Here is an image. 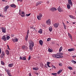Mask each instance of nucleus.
Instances as JSON below:
<instances>
[{
	"label": "nucleus",
	"mask_w": 76,
	"mask_h": 76,
	"mask_svg": "<svg viewBox=\"0 0 76 76\" xmlns=\"http://www.w3.org/2000/svg\"><path fill=\"white\" fill-rule=\"evenodd\" d=\"M69 17H70V18H72L73 19H74V18H73V16H72V15H70L69 16Z\"/></svg>",
	"instance_id": "de8ad7c7"
},
{
	"label": "nucleus",
	"mask_w": 76,
	"mask_h": 76,
	"mask_svg": "<svg viewBox=\"0 0 76 76\" xmlns=\"http://www.w3.org/2000/svg\"><path fill=\"white\" fill-rule=\"evenodd\" d=\"M64 28L65 29H66V26L64 25Z\"/></svg>",
	"instance_id": "09e8293b"
},
{
	"label": "nucleus",
	"mask_w": 76,
	"mask_h": 76,
	"mask_svg": "<svg viewBox=\"0 0 76 76\" xmlns=\"http://www.w3.org/2000/svg\"><path fill=\"white\" fill-rule=\"evenodd\" d=\"M4 56H5V53H4V51H2L1 55L0 57L3 58H4Z\"/></svg>",
	"instance_id": "39448f33"
},
{
	"label": "nucleus",
	"mask_w": 76,
	"mask_h": 76,
	"mask_svg": "<svg viewBox=\"0 0 76 76\" xmlns=\"http://www.w3.org/2000/svg\"><path fill=\"white\" fill-rule=\"evenodd\" d=\"M13 66V64H10L8 65V66L10 67H12Z\"/></svg>",
	"instance_id": "7c9ffc66"
},
{
	"label": "nucleus",
	"mask_w": 76,
	"mask_h": 76,
	"mask_svg": "<svg viewBox=\"0 0 76 76\" xmlns=\"http://www.w3.org/2000/svg\"><path fill=\"white\" fill-rule=\"evenodd\" d=\"M74 50L75 49H74V48H72L68 49V51H69V52H71V51H74Z\"/></svg>",
	"instance_id": "dca6fc26"
},
{
	"label": "nucleus",
	"mask_w": 76,
	"mask_h": 76,
	"mask_svg": "<svg viewBox=\"0 0 76 76\" xmlns=\"http://www.w3.org/2000/svg\"><path fill=\"white\" fill-rule=\"evenodd\" d=\"M72 23L73 24H75L76 23V22H73Z\"/></svg>",
	"instance_id": "052dcab7"
},
{
	"label": "nucleus",
	"mask_w": 76,
	"mask_h": 76,
	"mask_svg": "<svg viewBox=\"0 0 76 76\" xmlns=\"http://www.w3.org/2000/svg\"><path fill=\"white\" fill-rule=\"evenodd\" d=\"M68 69H69V70H73V68H72V67H71L70 66H68Z\"/></svg>",
	"instance_id": "473e14b6"
},
{
	"label": "nucleus",
	"mask_w": 76,
	"mask_h": 76,
	"mask_svg": "<svg viewBox=\"0 0 76 76\" xmlns=\"http://www.w3.org/2000/svg\"><path fill=\"white\" fill-rule=\"evenodd\" d=\"M28 36L27 35H26V37L25 38V40H26V41H28Z\"/></svg>",
	"instance_id": "c85d7f7f"
},
{
	"label": "nucleus",
	"mask_w": 76,
	"mask_h": 76,
	"mask_svg": "<svg viewBox=\"0 0 76 76\" xmlns=\"http://www.w3.org/2000/svg\"><path fill=\"white\" fill-rule=\"evenodd\" d=\"M1 39H2L3 41H7L6 36V35L3 36L2 37Z\"/></svg>",
	"instance_id": "0eeeda50"
},
{
	"label": "nucleus",
	"mask_w": 76,
	"mask_h": 76,
	"mask_svg": "<svg viewBox=\"0 0 76 76\" xmlns=\"http://www.w3.org/2000/svg\"><path fill=\"white\" fill-rule=\"evenodd\" d=\"M33 70H38V68H33Z\"/></svg>",
	"instance_id": "c9c22d12"
},
{
	"label": "nucleus",
	"mask_w": 76,
	"mask_h": 76,
	"mask_svg": "<svg viewBox=\"0 0 76 76\" xmlns=\"http://www.w3.org/2000/svg\"><path fill=\"white\" fill-rule=\"evenodd\" d=\"M38 33L41 34L42 33V30L41 29H39V31H38Z\"/></svg>",
	"instance_id": "6ab92c4d"
},
{
	"label": "nucleus",
	"mask_w": 76,
	"mask_h": 76,
	"mask_svg": "<svg viewBox=\"0 0 76 76\" xmlns=\"http://www.w3.org/2000/svg\"><path fill=\"white\" fill-rule=\"evenodd\" d=\"M53 68L54 69H56V67L54 66H53Z\"/></svg>",
	"instance_id": "bf43d9fd"
},
{
	"label": "nucleus",
	"mask_w": 76,
	"mask_h": 76,
	"mask_svg": "<svg viewBox=\"0 0 76 76\" xmlns=\"http://www.w3.org/2000/svg\"><path fill=\"white\" fill-rule=\"evenodd\" d=\"M71 61L72 62V63H74V64H75V61L73 60H72Z\"/></svg>",
	"instance_id": "a18cd8bd"
},
{
	"label": "nucleus",
	"mask_w": 76,
	"mask_h": 76,
	"mask_svg": "<svg viewBox=\"0 0 76 76\" xmlns=\"http://www.w3.org/2000/svg\"><path fill=\"white\" fill-rule=\"evenodd\" d=\"M58 10L59 12H61L63 11V8L60 7L59 6V7L58 8Z\"/></svg>",
	"instance_id": "9d476101"
},
{
	"label": "nucleus",
	"mask_w": 76,
	"mask_h": 76,
	"mask_svg": "<svg viewBox=\"0 0 76 76\" xmlns=\"http://www.w3.org/2000/svg\"><path fill=\"white\" fill-rule=\"evenodd\" d=\"M38 16L40 17H41V18H42V13H40Z\"/></svg>",
	"instance_id": "f704fd0d"
},
{
	"label": "nucleus",
	"mask_w": 76,
	"mask_h": 76,
	"mask_svg": "<svg viewBox=\"0 0 76 76\" xmlns=\"http://www.w3.org/2000/svg\"><path fill=\"white\" fill-rule=\"evenodd\" d=\"M51 10L52 12H55V11H56V10H57V9L56 8L53 7L51 9Z\"/></svg>",
	"instance_id": "ddd939ff"
},
{
	"label": "nucleus",
	"mask_w": 76,
	"mask_h": 76,
	"mask_svg": "<svg viewBox=\"0 0 76 76\" xmlns=\"http://www.w3.org/2000/svg\"><path fill=\"white\" fill-rule=\"evenodd\" d=\"M31 59V56H29L28 57V60H30Z\"/></svg>",
	"instance_id": "3c124183"
},
{
	"label": "nucleus",
	"mask_w": 76,
	"mask_h": 76,
	"mask_svg": "<svg viewBox=\"0 0 76 76\" xmlns=\"http://www.w3.org/2000/svg\"><path fill=\"white\" fill-rule=\"evenodd\" d=\"M59 65L60 66H62V64H61V63H59Z\"/></svg>",
	"instance_id": "79ce46f5"
},
{
	"label": "nucleus",
	"mask_w": 76,
	"mask_h": 76,
	"mask_svg": "<svg viewBox=\"0 0 76 76\" xmlns=\"http://www.w3.org/2000/svg\"><path fill=\"white\" fill-rule=\"evenodd\" d=\"M66 23H69V22L68 21H66Z\"/></svg>",
	"instance_id": "e2e57ef3"
},
{
	"label": "nucleus",
	"mask_w": 76,
	"mask_h": 76,
	"mask_svg": "<svg viewBox=\"0 0 76 76\" xmlns=\"http://www.w3.org/2000/svg\"><path fill=\"white\" fill-rule=\"evenodd\" d=\"M51 20L50 19L48 20V25H51Z\"/></svg>",
	"instance_id": "aec40b11"
},
{
	"label": "nucleus",
	"mask_w": 76,
	"mask_h": 76,
	"mask_svg": "<svg viewBox=\"0 0 76 76\" xmlns=\"http://www.w3.org/2000/svg\"><path fill=\"white\" fill-rule=\"evenodd\" d=\"M62 49H63V47H61L59 49V52H61V51H62Z\"/></svg>",
	"instance_id": "72a5a7b5"
},
{
	"label": "nucleus",
	"mask_w": 76,
	"mask_h": 76,
	"mask_svg": "<svg viewBox=\"0 0 76 76\" xmlns=\"http://www.w3.org/2000/svg\"><path fill=\"white\" fill-rule=\"evenodd\" d=\"M21 17H24L25 16V15H21Z\"/></svg>",
	"instance_id": "c03bdc74"
},
{
	"label": "nucleus",
	"mask_w": 76,
	"mask_h": 76,
	"mask_svg": "<svg viewBox=\"0 0 76 76\" xmlns=\"http://www.w3.org/2000/svg\"><path fill=\"white\" fill-rule=\"evenodd\" d=\"M51 64V63L50 62H48V67H51V66H50Z\"/></svg>",
	"instance_id": "a878e982"
},
{
	"label": "nucleus",
	"mask_w": 76,
	"mask_h": 76,
	"mask_svg": "<svg viewBox=\"0 0 76 76\" xmlns=\"http://www.w3.org/2000/svg\"><path fill=\"white\" fill-rule=\"evenodd\" d=\"M21 14L22 15H25V13H24V12L23 11L21 12Z\"/></svg>",
	"instance_id": "49530a36"
},
{
	"label": "nucleus",
	"mask_w": 76,
	"mask_h": 76,
	"mask_svg": "<svg viewBox=\"0 0 76 76\" xmlns=\"http://www.w3.org/2000/svg\"><path fill=\"white\" fill-rule=\"evenodd\" d=\"M46 23H47V24H48V20H46Z\"/></svg>",
	"instance_id": "4d7b16f0"
},
{
	"label": "nucleus",
	"mask_w": 76,
	"mask_h": 76,
	"mask_svg": "<svg viewBox=\"0 0 76 76\" xmlns=\"http://www.w3.org/2000/svg\"><path fill=\"white\" fill-rule=\"evenodd\" d=\"M26 16H30V15H31V13H29L28 14H26Z\"/></svg>",
	"instance_id": "a19ab883"
},
{
	"label": "nucleus",
	"mask_w": 76,
	"mask_h": 76,
	"mask_svg": "<svg viewBox=\"0 0 76 76\" xmlns=\"http://www.w3.org/2000/svg\"><path fill=\"white\" fill-rule=\"evenodd\" d=\"M15 36L13 35V34H12L11 35V36L12 37H14Z\"/></svg>",
	"instance_id": "13d9d810"
},
{
	"label": "nucleus",
	"mask_w": 76,
	"mask_h": 76,
	"mask_svg": "<svg viewBox=\"0 0 76 76\" xmlns=\"http://www.w3.org/2000/svg\"><path fill=\"white\" fill-rule=\"evenodd\" d=\"M29 44L30 46L34 47V43L33 41H29Z\"/></svg>",
	"instance_id": "7ed1b4c3"
},
{
	"label": "nucleus",
	"mask_w": 76,
	"mask_h": 76,
	"mask_svg": "<svg viewBox=\"0 0 76 76\" xmlns=\"http://www.w3.org/2000/svg\"><path fill=\"white\" fill-rule=\"evenodd\" d=\"M51 39L50 38H48V41H50V40H51Z\"/></svg>",
	"instance_id": "37998d69"
},
{
	"label": "nucleus",
	"mask_w": 76,
	"mask_h": 76,
	"mask_svg": "<svg viewBox=\"0 0 76 76\" xmlns=\"http://www.w3.org/2000/svg\"><path fill=\"white\" fill-rule=\"evenodd\" d=\"M47 65L48 66V62H47Z\"/></svg>",
	"instance_id": "338daca9"
},
{
	"label": "nucleus",
	"mask_w": 76,
	"mask_h": 76,
	"mask_svg": "<svg viewBox=\"0 0 76 76\" xmlns=\"http://www.w3.org/2000/svg\"><path fill=\"white\" fill-rule=\"evenodd\" d=\"M45 67H46V68H48V67H47V66L46 65H45Z\"/></svg>",
	"instance_id": "69168bd1"
},
{
	"label": "nucleus",
	"mask_w": 76,
	"mask_h": 76,
	"mask_svg": "<svg viewBox=\"0 0 76 76\" xmlns=\"http://www.w3.org/2000/svg\"><path fill=\"white\" fill-rule=\"evenodd\" d=\"M5 0H2V1H5Z\"/></svg>",
	"instance_id": "680f3d73"
},
{
	"label": "nucleus",
	"mask_w": 76,
	"mask_h": 76,
	"mask_svg": "<svg viewBox=\"0 0 76 76\" xmlns=\"http://www.w3.org/2000/svg\"><path fill=\"white\" fill-rule=\"evenodd\" d=\"M33 46H29V49L30 50V51H32V48Z\"/></svg>",
	"instance_id": "c756f323"
},
{
	"label": "nucleus",
	"mask_w": 76,
	"mask_h": 76,
	"mask_svg": "<svg viewBox=\"0 0 76 76\" xmlns=\"http://www.w3.org/2000/svg\"><path fill=\"white\" fill-rule=\"evenodd\" d=\"M37 19H38V20H41V17H39V16L38 15H37Z\"/></svg>",
	"instance_id": "5701e85b"
},
{
	"label": "nucleus",
	"mask_w": 76,
	"mask_h": 76,
	"mask_svg": "<svg viewBox=\"0 0 76 76\" xmlns=\"http://www.w3.org/2000/svg\"><path fill=\"white\" fill-rule=\"evenodd\" d=\"M53 57L54 58H57V56L56 54H53L52 55Z\"/></svg>",
	"instance_id": "b1692460"
},
{
	"label": "nucleus",
	"mask_w": 76,
	"mask_h": 76,
	"mask_svg": "<svg viewBox=\"0 0 76 76\" xmlns=\"http://www.w3.org/2000/svg\"><path fill=\"white\" fill-rule=\"evenodd\" d=\"M74 61L75 63V64H76V61Z\"/></svg>",
	"instance_id": "774afa93"
},
{
	"label": "nucleus",
	"mask_w": 76,
	"mask_h": 76,
	"mask_svg": "<svg viewBox=\"0 0 76 76\" xmlns=\"http://www.w3.org/2000/svg\"><path fill=\"white\" fill-rule=\"evenodd\" d=\"M68 3L71 6H72L73 5V3L72 1L71 0H68Z\"/></svg>",
	"instance_id": "4468645a"
},
{
	"label": "nucleus",
	"mask_w": 76,
	"mask_h": 76,
	"mask_svg": "<svg viewBox=\"0 0 76 76\" xmlns=\"http://www.w3.org/2000/svg\"><path fill=\"white\" fill-rule=\"evenodd\" d=\"M53 26L54 28H58V26H59V23H55L54 24Z\"/></svg>",
	"instance_id": "1a4fd4ad"
},
{
	"label": "nucleus",
	"mask_w": 76,
	"mask_h": 76,
	"mask_svg": "<svg viewBox=\"0 0 76 76\" xmlns=\"http://www.w3.org/2000/svg\"><path fill=\"white\" fill-rule=\"evenodd\" d=\"M29 30H27V35H29Z\"/></svg>",
	"instance_id": "e433bc0d"
},
{
	"label": "nucleus",
	"mask_w": 76,
	"mask_h": 76,
	"mask_svg": "<svg viewBox=\"0 0 76 76\" xmlns=\"http://www.w3.org/2000/svg\"><path fill=\"white\" fill-rule=\"evenodd\" d=\"M10 6L11 7H13V8H16V6L15 4H12L10 5Z\"/></svg>",
	"instance_id": "a211bd4d"
},
{
	"label": "nucleus",
	"mask_w": 76,
	"mask_h": 76,
	"mask_svg": "<svg viewBox=\"0 0 76 76\" xmlns=\"http://www.w3.org/2000/svg\"><path fill=\"white\" fill-rule=\"evenodd\" d=\"M48 51H49V52H50V53H52V52H53V50H52L50 49V48H49V49H48Z\"/></svg>",
	"instance_id": "2f4dec72"
},
{
	"label": "nucleus",
	"mask_w": 76,
	"mask_h": 76,
	"mask_svg": "<svg viewBox=\"0 0 76 76\" xmlns=\"http://www.w3.org/2000/svg\"><path fill=\"white\" fill-rule=\"evenodd\" d=\"M1 49H0V54H1Z\"/></svg>",
	"instance_id": "864d4df0"
},
{
	"label": "nucleus",
	"mask_w": 76,
	"mask_h": 76,
	"mask_svg": "<svg viewBox=\"0 0 76 76\" xmlns=\"http://www.w3.org/2000/svg\"><path fill=\"white\" fill-rule=\"evenodd\" d=\"M7 40H9V39L10 38V37H9V36H7Z\"/></svg>",
	"instance_id": "ea45409f"
},
{
	"label": "nucleus",
	"mask_w": 76,
	"mask_h": 76,
	"mask_svg": "<svg viewBox=\"0 0 76 76\" xmlns=\"http://www.w3.org/2000/svg\"><path fill=\"white\" fill-rule=\"evenodd\" d=\"M60 53H58L56 54V57H57V58H63V56H60Z\"/></svg>",
	"instance_id": "f257e3e1"
},
{
	"label": "nucleus",
	"mask_w": 76,
	"mask_h": 76,
	"mask_svg": "<svg viewBox=\"0 0 76 76\" xmlns=\"http://www.w3.org/2000/svg\"><path fill=\"white\" fill-rule=\"evenodd\" d=\"M67 8L68 9H70V5L69 4H68L67 5Z\"/></svg>",
	"instance_id": "cd10ccee"
},
{
	"label": "nucleus",
	"mask_w": 76,
	"mask_h": 76,
	"mask_svg": "<svg viewBox=\"0 0 76 76\" xmlns=\"http://www.w3.org/2000/svg\"><path fill=\"white\" fill-rule=\"evenodd\" d=\"M20 10H19V14L20 15H21V13H20Z\"/></svg>",
	"instance_id": "5fc2aeb1"
},
{
	"label": "nucleus",
	"mask_w": 76,
	"mask_h": 76,
	"mask_svg": "<svg viewBox=\"0 0 76 76\" xmlns=\"http://www.w3.org/2000/svg\"><path fill=\"white\" fill-rule=\"evenodd\" d=\"M28 76H31V74L30 73H29V74L28 75Z\"/></svg>",
	"instance_id": "6e6d98bb"
},
{
	"label": "nucleus",
	"mask_w": 76,
	"mask_h": 76,
	"mask_svg": "<svg viewBox=\"0 0 76 76\" xmlns=\"http://www.w3.org/2000/svg\"><path fill=\"white\" fill-rule=\"evenodd\" d=\"M12 40L13 42H18V39L17 38V37L14 38L13 39H12Z\"/></svg>",
	"instance_id": "6e6552de"
},
{
	"label": "nucleus",
	"mask_w": 76,
	"mask_h": 76,
	"mask_svg": "<svg viewBox=\"0 0 76 76\" xmlns=\"http://www.w3.org/2000/svg\"><path fill=\"white\" fill-rule=\"evenodd\" d=\"M1 28L2 29V32H3L4 33H6V28H4L3 27H2Z\"/></svg>",
	"instance_id": "f8f14e48"
},
{
	"label": "nucleus",
	"mask_w": 76,
	"mask_h": 76,
	"mask_svg": "<svg viewBox=\"0 0 76 76\" xmlns=\"http://www.w3.org/2000/svg\"><path fill=\"white\" fill-rule=\"evenodd\" d=\"M39 43L41 45H42V44H43V41H42V40H40L39 41Z\"/></svg>",
	"instance_id": "2eb2a0df"
},
{
	"label": "nucleus",
	"mask_w": 76,
	"mask_h": 76,
	"mask_svg": "<svg viewBox=\"0 0 76 76\" xmlns=\"http://www.w3.org/2000/svg\"><path fill=\"white\" fill-rule=\"evenodd\" d=\"M7 49L8 50H9V49L10 50V48H8Z\"/></svg>",
	"instance_id": "0e129e2a"
},
{
	"label": "nucleus",
	"mask_w": 76,
	"mask_h": 76,
	"mask_svg": "<svg viewBox=\"0 0 76 76\" xmlns=\"http://www.w3.org/2000/svg\"><path fill=\"white\" fill-rule=\"evenodd\" d=\"M76 57V56H72V57L73 58H75V57Z\"/></svg>",
	"instance_id": "8fccbe9b"
},
{
	"label": "nucleus",
	"mask_w": 76,
	"mask_h": 76,
	"mask_svg": "<svg viewBox=\"0 0 76 76\" xmlns=\"http://www.w3.org/2000/svg\"><path fill=\"white\" fill-rule=\"evenodd\" d=\"M9 8V5H7L4 8V12H7V9Z\"/></svg>",
	"instance_id": "f03ea898"
},
{
	"label": "nucleus",
	"mask_w": 76,
	"mask_h": 76,
	"mask_svg": "<svg viewBox=\"0 0 76 76\" xmlns=\"http://www.w3.org/2000/svg\"><path fill=\"white\" fill-rule=\"evenodd\" d=\"M61 72H62V70L61 69V70H59L58 72H57V73L58 75H59V74H60V73H61Z\"/></svg>",
	"instance_id": "4be33fe9"
},
{
	"label": "nucleus",
	"mask_w": 76,
	"mask_h": 76,
	"mask_svg": "<svg viewBox=\"0 0 76 76\" xmlns=\"http://www.w3.org/2000/svg\"><path fill=\"white\" fill-rule=\"evenodd\" d=\"M51 74L53 75H55V76H57V73H52Z\"/></svg>",
	"instance_id": "58836bf2"
},
{
	"label": "nucleus",
	"mask_w": 76,
	"mask_h": 76,
	"mask_svg": "<svg viewBox=\"0 0 76 76\" xmlns=\"http://www.w3.org/2000/svg\"><path fill=\"white\" fill-rule=\"evenodd\" d=\"M18 0V1H20V2H22L23 0Z\"/></svg>",
	"instance_id": "603ef678"
},
{
	"label": "nucleus",
	"mask_w": 76,
	"mask_h": 76,
	"mask_svg": "<svg viewBox=\"0 0 76 76\" xmlns=\"http://www.w3.org/2000/svg\"><path fill=\"white\" fill-rule=\"evenodd\" d=\"M22 48L23 50H28V47L26 45L22 46Z\"/></svg>",
	"instance_id": "423d86ee"
},
{
	"label": "nucleus",
	"mask_w": 76,
	"mask_h": 76,
	"mask_svg": "<svg viewBox=\"0 0 76 76\" xmlns=\"http://www.w3.org/2000/svg\"><path fill=\"white\" fill-rule=\"evenodd\" d=\"M42 3V1H39L38 2H37L36 5L37 6H38L39 4H41Z\"/></svg>",
	"instance_id": "f3484780"
},
{
	"label": "nucleus",
	"mask_w": 76,
	"mask_h": 76,
	"mask_svg": "<svg viewBox=\"0 0 76 76\" xmlns=\"http://www.w3.org/2000/svg\"><path fill=\"white\" fill-rule=\"evenodd\" d=\"M5 70L6 72H7V73L8 74V75H11V74L10 73V71L9 70L7 69H5Z\"/></svg>",
	"instance_id": "9b49d317"
},
{
	"label": "nucleus",
	"mask_w": 76,
	"mask_h": 76,
	"mask_svg": "<svg viewBox=\"0 0 76 76\" xmlns=\"http://www.w3.org/2000/svg\"><path fill=\"white\" fill-rule=\"evenodd\" d=\"M49 30L50 32H51L52 31V30H53V28L52 27H50L49 28Z\"/></svg>",
	"instance_id": "bb28decb"
},
{
	"label": "nucleus",
	"mask_w": 76,
	"mask_h": 76,
	"mask_svg": "<svg viewBox=\"0 0 76 76\" xmlns=\"http://www.w3.org/2000/svg\"><path fill=\"white\" fill-rule=\"evenodd\" d=\"M6 53L7 54V55H9V50H6Z\"/></svg>",
	"instance_id": "412c9836"
},
{
	"label": "nucleus",
	"mask_w": 76,
	"mask_h": 76,
	"mask_svg": "<svg viewBox=\"0 0 76 76\" xmlns=\"http://www.w3.org/2000/svg\"><path fill=\"white\" fill-rule=\"evenodd\" d=\"M68 37L70 38L71 39H72V35L70 34V33H68Z\"/></svg>",
	"instance_id": "393cba45"
},
{
	"label": "nucleus",
	"mask_w": 76,
	"mask_h": 76,
	"mask_svg": "<svg viewBox=\"0 0 76 76\" xmlns=\"http://www.w3.org/2000/svg\"><path fill=\"white\" fill-rule=\"evenodd\" d=\"M20 60H26V56H20Z\"/></svg>",
	"instance_id": "20e7f679"
},
{
	"label": "nucleus",
	"mask_w": 76,
	"mask_h": 76,
	"mask_svg": "<svg viewBox=\"0 0 76 76\" xmlns=\"http://www.w3.org/2000/svg\"><path fill=\"white\" fill-rule=\"evenodd\" d=\"M1 64H2V65H4V63L3 61H1Z\"/></svg>",
	"instance_id": "4c0bfd02"
}]
</instances>
